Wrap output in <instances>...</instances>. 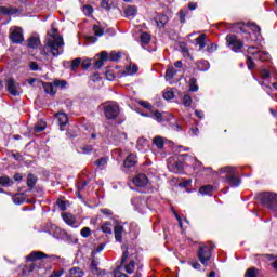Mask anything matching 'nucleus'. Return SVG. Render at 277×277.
Here are the masks:
<instances>
[{
	"mask_svg": "<svg viewBox=\"0 0 277 277\" xmlns=\"http://www.w3.org/2000/svg\"><path fill=\"white\" fill-rule=\"evenodd\" d=\"M48 36L44 47L40 48L41 62H49V55L60 57L64 53V37L57 32V29L53 28Z\"/></svg>",
	"mask_w": 277,
	"mask_h": 277,
	"instance_id": "obj_1",
	"label": "nucleus"
},
{
	"mask_svg": "<svg viewBox=\"0 0 277 277\" xmlns=\"http://www.w3.org/2000/svg\"><path fill=\"white\" fill-rule=\"evenodd\" d=\"M260 200L277 217V195L274 193H263L260 195Z\"/></svg>",
	"mask_w": 277,
	"mask_h": 277,
	"instance_id": "obj_2",
	"label": "nucleus"
},
{
	"mask_svg": "<svg viewBox=\"0 0 277 277\" xmlns=\"http://www.w3.org/2000/svg\"><path fill=\"white\" fill-rule=\"evenodd\" d=\"M221 172H225V181L230 185L232 187H239L241 180L237 177V169L233 167H225L221 170Z\"/></svg>",
	"mask_w": 277,
	"mask_h": 277,
	"instance_id": "obj_3",
	"label": "nucleus"
},
{
	"mask_svg": "<svg viewBox=\"0 0 277 277\" xmlns=\"http://www.w3.org/2000/svg\"><path fill=\"white\" fill-rule=\"evenodd\" d=\"M9 39L12 44H23L25 42V32L23 28L18 26H13L9 30Z\"/></svg>",
	"mask_w": 277,
	"mask_h": 277,
	"instance_id": "obj_4",
	"label": "nucleus"
},
{
	"mask_svg": "<svg viewBox=\"0 0 277 277\" xmlns=\"http://www.w3.org/2000/svg\"><path fill=\"white\" fill-rule=\"evenodd\" d=\"M104 116L107 120H116L120 116V106L117 103L110 102L104 105Z\"/></svg>",
	"mask_w": 277,
	"mask_h": 277,
	"instance_id": "obj_5",
	"label": "nucleus"
},
{
	"mask_svg": "<svg viewBox=\"0 0 277 277\" xmlns=\"http://www.w3.org/2000/svg\"><path fill=\"white\" fill-rule=\"evenodd\" d=\"M212 250H213V248L209 247V246L199 247L197 256L202 265H205V266L209 265V261H211V256L213 254Z\"/></svg>",
	"mask_w": 277,
	"mask_h": 277,
	"instance_id": "obj_6",
	"label": "nucleus"
},
{
	"mask_svg": "<svg viewBox=\"0 0 277 277\" xmlns=\"http://www.w3.org/2000/svg\"><path fill=\"white\" fill-rule=\"evenodd\" d=\"M129 261V263H127ZM124 263H127L124 265ZM121 265H124V271L127 274H133L135 272V260H133V254H129V250H126L121 256Z\"/></svg>",
	"mask_w": 277,
	"mask_h": 277,
	"instance_id": "obj_7",
	"label": "nucleus"
},
{
	"mask_svg": "<svg viewBox=\"0 0 277 277\" xmlns=\"http://www.w3.org/2000/svg\"><path fill=\"white\" fill-rule=\"evenodd\" d=\"M248 55H252L253 60H259L260 62H267L269 60V53L259 50V48L251 45L247 49Z\"/></svg>",
	"mask_w": 277,
	"mask_h": 277,
	"instance_id": "obj_8",
	"label": "nucleus"
},
{
	"mask_svg": "<svg viewBox=\"0 0 277 277\" xmlns=\"http://www.w3.org/2000/svg\"><path fill=\"white\" fill-rule=\"evenodd\" d=\"M227 47L232 49L235 53H239L241 49H243V42L237 39L235 35H227L226 36Z\"/></svg>",
	"mask_w": 277,
	"mask_h": 277,
	"instance_id": "obj_9",
	"label": "nucleus"
},
{
	"mask_svg": "<svg viewBox=\"0 0 277 277\" xmlns=\"http://www.w3.org/2000/svg\"><path fill=\"white\" fill-rule=\"evenodd\" d=\"M49 255L42 253L41 251H34L29 255L26 256V261H30V268L29 272H34L36 269V261H40L42 259H48Z\"/></svg>",
	"mask_w": 277,
	"mask_h": 277,
	"instance_id": "obj_10",
	"label": "nucleus"
},
{
	"mask_svg": "<svg viewBox=\"0 0 277 277\" xmlns=\"http://www.w3.org/2000/svg\"><path fill=\"white\" fill-rule=\"evenodd\" d=\"M49 234L54 237V239H66L68 237V233L66 230L57 227L56 225H51L49 229Z\"/></svg>",
	"mask_w": 277,
	"mask_h": 277,
	"instance_id": "obj_11",
	"label": "nucleus"
},
{
	"mask_svg": "<svg viewBox=\"0 0 277 277\" xmlns=\"http://www.w3.org/2000/svg\"><path fill=\"white\" fill-rule=\"evenodd\" d=\"M132 183L136 187H146V185H148V177L146 174L141 173L133 177Z\"/></svg>",
	"mask_w": 277,
	"mask_h": 277,
	"instance_id": "obj_12",
	"label": "nucleus"
},
{
	"mask_svg": "<svg viewBox=\"0 0 277 277\" xmlns=\"http://www.w3.org/2000/svg\"><path fill=\"white\" fill-rule=\"evenodd\" d=\"M63 220L65 223H67L68 226H71V228H79V224H77V219L71 213L63 214Z\"/></svg>",
	"mask_w": 277,
	"mask_h": 277,
	"instance_id": "obj_13",
	"label": "nucleus"
},
{
	"mask_svg": "<svg viewBox=\"0 0 277 277\" xmlns=\"http://www.w3.org/2000/svg\"><path fill=\"white\" fill-rule=\"evenodd\" d=\"M6 85L9 94H12V96H18V84H16L14 79H9Z\"/></svg>",
	"mask_w": 277,
	"mask_h": 277,
	"instance_id": "obj_14",
	"label": "nucleus"
},
{
	"mask_svg": "<svg viewBox=\"0 0 277 277\" xmlns=\"http://www.w3.org/2000/svg\"><path fill=\"white\" fill-rule=\"evenodd\" d=\"M126 18H135L137 16V6L135 5H128L124 11Z\"/></svg>",
	"mask_w": 277,
	"mask_h": 277,
	"instance_id": "obj_15",
	"label": "nucleus"
},
{
	"mask_svg": "<svg viewBox=\"0 0 277 277\" xmlns=\"http://www.w3.org/2000/svg\"><path fill=\"white\" fill-rule=\"evenodd\" d=\"M18 9L14 6H0V14H4L6 16H14L15 14H18Z\"/></svg>",
	"mask_w": 277,
	"mask_h": 277,
	"instance_id": "obj_16",
	"label": "nucleus"
},
{
	"mask_svg": "<svg viewBox=\"0 0 277 277\" xmlns=\"http://www.w3.org/2000/svg\"><path fill=\"white\" fill-rule=\"evenodd\" d=\"M168 15L159 14L155 17V23L159 29H163L166 27V24L168 23Z\"/></svg>",
	"mask_w": 277,
	"mask_h": 277,
	"instance_id": "obj_17",
	"label": "nucleus"
},
{
	"mask_svg": "<svg viewBox=\"0 0 277 277\" xmlns=\"http://www.w3.org/2000/svg\"><path fill=\"white\" fill-rule=\"evenodd\" d=\"M137 163V156L135 154H130L124 162L123 166L124 168H133V166H135Z\"/></svg>",
	"mask_w": 277,
	"mask_h": 277,
	"instance_id": "obj_18",
	"label": "nucleus"
},
{
	"mask_svg": "<svg viewBox=\"0 0 277 277\" xmlns=\"http://www.w3.org/2000/svg\"><path fill=\"white\" fill-rule=\"evenodd\" d=\"M27 42H28L27 47H29V49H38V47H40V44H41L40 37H38V36L29 37Z\"/></svg>",
	"mask_w": 277,
	"mask_h": 277,
	"instance_id": "obj_19",
	"label": "nucleus"
},
{
	"mask_svg": "<svg viewBox=\"0 0 277 277\" xmlns=\"http://www.w3.org/2000/svg\"><path fill=\"white\" fill-rule=\"evenodd\" d=\"M83 276H85V273L83 272V269H81L79 267H71L68 271L67 277H83Z\"/></svg>",
	"mask_w": 277,
	"mask_h": 277,
	"instance_id": "obj_20",
	"label": "nucleus"
},
{
	"mask_svg": "<svg viewBox=\"0 0 277 277\" xmlns=\"http://www.w3.org/2000/svg\"><path fill=\"white\" fill-rule=\"evenodd\" d=\"M55 118L57 119L60 127H66V124H68V115L65 113H57Z\"/></svg>",
	"mask_w": 277,
	"mask_h": 277,
	"instance_id": "obj_21",
	"label": "nucleus"
},
{
	"mask_svg": "<svg viewBox=\"0 0 277 277\" xmlns=\"http://www.w3.org/2000/svg\"><path fill=\"white\" fill-rule=\"evenodd\" d=\"M114 233H115L116 241L121 243L122 242V233H124V227L122 225H116Z\"/></svg>",
	"mask_w": 277,
	"mask_h": 277,
	"instance_id": "obj_22",
	"label": "nucleus"
},
{
	"mask_svg": "<svg viewBox=\"0 0 277 277\" xmlns=\"http://www.w3.org/2000/svg\"><path fill=\"white\" fill-rule=\"evenodd\" d=\"M43 90L45 92V94H51V96L55 95L57 93V91L55 90V85L50 82H43Z\"/></svg>",
	"mask_w": 277,
	"mask_h": 277,
	"instance_id": "obj_23",
	"label": "nucleus"
},
{
	"mask_svg": "<svg viewBox=\"0 0 277 277\" xmlns=\"http://www.w3.org/2000/svg\"><path fill=\"white\" fill-rule=\"evenodd\" d=\"M196 44L199 47V51H203L207 47V35L202 34L196 39Z\"/></svg>",
	"mask_w": 277,
	"mask_h": 277,
	"instance_id": "obj_24",
	"label": "nucleus"
},
{
	"mask_svg": "<svg viewBox=\"0 0 277 277\" xmlns=\"http://www.w3.org/2000/svg\"><path fill=\"white\" fill-rule=\"evenodd\" d=\"M0 185H2V187H12L14 185V181H12L8 175H2L0 176Z\"/></svg>",
	"mask_w": 277,
	"mask_h": 277,
	"instance_id": "obj_25",
	"label": "nucleus"
},
{
	"mask_svg": "<svg viewBox=\"0 0 277 277\" xmlns=\"http://www.w3.org/2000/svg\"><path fill=\"white\" fill-rule=\"evenodd\" d=\"M176 72H179V70H176L174 66L169 65L166 71V79H174Z\"/></svg>",
	"mask_w": 277,
	"mask_h": 277,
	"instance_id": "obj_26",
	"label": "nucleus"
},
{
	"mask_svg": "<svg viewBox=\"0 0 277 277\" xmlns=\"http://www.w3.org/2000/svg\"><path fill=\"white\" fill-rule=\"evenodd\" d=\"M199 193L202 194V196H211L213 194V186L212 185H206L199 188Z\"/></svg>",
	"mask_w": 277,
	"mask_h": 277,
	"instance_id": "obj_27",
	"label": "nucleus"
},
{
	"mask_svg": "<svg viewBox=\"0 0 277 277\" xmlns=\"http://www.w3.org/2000/svg\"><path fill=\"white\" fill-rule=\"evenodd\" d=\"M196 66H197L198 70H201L202 72L209 70V63H208V61H205V60L198 61L196 63Z\"/></svg>",
	"mask_w": 277,
	"mask_h": 277,
	"instance_id": "obj_28",
	"label": "nucleus"
},
{
	"mask_svg": "<svg viewBox=\"0 0 277 277\" xmlns=\"http://www.w3.org/2000/svg\"><path fill=\"white\" fill-rule=\"evenodd\" d=\"M109 159L107 157H102L95 161V166L100 168V170H105V167L107 166V162Z\"/></svg>",
	"mask_w": 277,
	"mask_h": 277,
	"instance_id": "obj_29",
	"label": "nucleus"
},
{
	"mask_svg": "<svg viewBox=\"0 0 277 277\" xmlns=\"http://www.w3.org/2000/svg\"><path fill=\"white\" fill-rule=\"evenodd\" d=\"M151 40V36L148 32H142L141 34V44L142 47H146Z\"/></svg>",
	"mask_w": 277,
	"mask_h": 277,
	"instance_id": "obj_30",
	"label": "nucleus"
},
{
	"mask_svg": "<svg viewBox=\"0 0 277 277\" xmlns=\"http://www.w3.org/2000/svg\"><path fill=\"white\" fill-rule=\"evenodd\" d=\"M245 277H259V268L250 267L246 271Z\"/></svg>",
	"mask_w": 277,
	"mask_h": 277,
	"instance_id": "obj_31",
	"label": "nucleus"
},
{
	"mask_svg": "<svg viewBox=\"0 0 277 277\" xmlns=\"http://www.w3.org/2000/svg\"><path fill=\"white\" fill-rule=\"evenodd\" d=\"M102 232L106 235H111L113 228H111V222H105L102 226Z\"/></svg>",
	"mask_w": 277,
	"mask_h": 277,
	"instance_id": "obj_32",
	"label": "nucleus"
},
{
	"mask_svg": "<svg viewBox=\"0 0 277 277\" xmlns=\"http://www.w3.org/2000/svg\"><path fill=\"white\" fill-rule=\"evenodd\" d=\"M38 181V179L36 177V175L34 174H28L27 176V185L30 187V188H34L35 185H36V182Z\"/></svg>",
	"mask_w": 277,
	"mask_h": 277,
	"instance_id": "obj_33",
	"label": "nucleus"
},
{
	"mask_svg": "<svg viewBox=\"0 0 277 277\" xmlns=\"http://www.w3.org/2000/svg\"><path fill=\"white\" fill-rule=\"evenodd\" d=\"M14 205H23L25 202V197L21 194H16L12 198Z\"/></svg>",
	"mask_w": 277,
	"mask_h": 277,
	"instance_id": "obj_34",
	"label": "nucleus"
},
{
	"mask_svg": "<svg viewBox=\"0 0 277 277\" xmlns=\"http://www.w3.org/2000/svg\"><path fill=\"white\" fill-rule=\"evenodd\" d=\"M162 96L163 98H166V101H172V98H174V91L171 89H167L164 90Z\"/></svg>",
	"mask_w": 277,
	"mask_h": 277,
	"instance_id": "obj_35",
	"label": "nucleus"
},
{
	"mask_svg": "<svg viewBox=\"0 0 277 277\" xmlns=\"http://www.w3.org/2000/svg\"><path fill=\"white\" fill-rule=\"evenodd\" d=\"M189 92H198V84L196 78L189 80Z\"/></svg>",
	"mask_w": 277,
	"mask_h": 277,
	"instance_id": "obj_36",
	"label": "nucleus"
},
{
	"mask_svg": "<svg viewBox=\"0 0 277 277\" xmlns=\"http://www.w3.org/2000/svg\"><path fill=\"white\" fill-rule=\"evenodd\" d=\"M154 144H155V146H157V148H159V149L163 148V146H164L163 138H162L161 136H156V137L154 138Z\"/></svg>",
	"mask_w": 277,
	"mask_h": 277,
	"instance_id": "obj_37",
	"label": "nucleus"
},
{
	"mask_svg": "<svg viewBox=\"0 0 277 277\" xmlns=\"http://www.w3.org/2000/svg\"><path fill=\"white\" fill-rule=\"evenodd\" d=\"M256 64H254V58L252 56H247V68L248 70H254Z\"/></svg>",
	"mask_w": 277,
	"mask_h": 277,
	"instance_id": "obj_38",
	"label": "nucleus"
},
{
	"mask_svg": "<svg viewBox=\"0 0 277 277\" xmlns=\"http://www.w3.org/2000/svg\"><path fill=\"white\" fill-rule=\"evenodd\" d=\"M260 77L262 79H269L272 77V72L269 71V69H266V68L261 69Z\"/></svg>",
	"mask_w": 277,
	"mask_h": 277,
	"instance_id": "obj_39",
	"label": "nucleus"
},
{
	"mask_svg": "<svg viewBox=\"0 0 277 277\" xmlns=\"http://www.w3.org/2000/svg\"><path fill=\"white\" fill-rule=\"evenodd\" d=\"M184 107H192V96L189 94H185L183 97Z\"/></svg>",
	"mask_w": 277,
	"mask_h": 277,
	"instance_id": "obj_40",
	"label": "nucleus"
},
{
	"mask_svg": "<svg viewBox=\"0 0 277 277\" xmlns=\"http://www.w3.org/2000/svg\"><path fill=\"white\" fill-rule=\"evenodd\" d=\"M249 27H250L251 31H253L255 34V36H261V27H259V25L249 24Z\"/></svg>",
	"mask_w": 277,
	"mask_h": 277,
	"instance_id": "obj_41",
	"label": "nucleus"
},
{
	"mask_svg": "<svg viewBox=\"0 0 277 277\" xmlns=\"http://www.w3.org/2000/svg\"><path fill=\"white\" fill-rule=\"evenodd\" d=\"M81 237L88 238L92 235V229L90 227H84L80 232Z\"/></svg>",
	"mask_w": 277,
	"mask_h": 277,
	"instance_id": "obj_42",
	"label": "nucleus"
},
{
	"mask_svg": "<svg viewBox=\"0 0 277 277\" xmlns=\"http://www.w3.org/2000/svg\"><path fill=\"white\" fill-rule=\"evenodd\" d=\"M53 85L54 88H66L67 82L66 80H54Z\"/></svg>",
	"mask_w": 277,
	"mask_h": 277,
	"instance_id": "obj_43",
	"label": "nucleus"
},
{
	"mask_svg": "<svg viewBox=\"0 0 277 277\" xmlns=\"http://www.w3.org/2000/svg\"><path fill=\"white\" fill-rule=\"evenodd\" d=\"M122 57V54L120 52H111L110 53V61L111 62H118Z\"/></svg>",
	"mask_w": 277,
	"mask_h": 277,
	"instance_id": "obj_44",
	"label": "nucleus"
},
{
	"mask_svg": "<svg viewBox=\"0 0 277 277\" xmlns=\"http://www.w3.org/2000/svg\"><path fill=\"white\" fill-rule=\"evenodd\" d=\"M79 66H81V58H75L71 62V70H77V68H79Z\"/></svg>",
	"mask_w": 277,
	"mask_h": 277,
	"instance_id": "obj_45",
	"label": "nucleus"
},
{
	"mask_svg": "<svg viewBox=\"0 0 277 277\" xmlns=\"http://www.w3.org/2000/svg\"><path fill=\"white\" fill-rule=\"evenodd\" d=\"M47 129V123H37V126L35 127V131L36 133H41V131H44Z\"/></svg>",
	"mask_w": 277,
	"mask_h": 277,
	"instance_id": "obj_46",
	"label": "nucleus"
},
{
	"mask_svg": "<svg viewBox=\"0 0 277 277\" xmlns=\"http://www.w3.org/2000/svg\"><path fill=\"white\" fill-rule=\"evenodd\" d=\"M80 64L84 70H88V68H90V66H92V61L90 58H87V60L82 61Z\"/></svg>",
	"mask_w": 277,
	"mask_h": 277,
	"instance_id": "obj_47",
	"label": "nucleus"
},
{
	"mask_svg": "<svg viewBox=\"0 0 277 277\" xmlns=\"http://www.w3.org/2000/svg\"><path fill=\"white\" fill-rule=\"evenodd\" d=\"M82 12L85 14V16H90V14L94 12V9H92L91 5H84L82 9Z\"/></svg>",
	"mask_w": 277,
	"mask_h": 277,
	"instance_id": "obj_48",
	"label": "nucleus"
},
{
	"mask_svg": "<svg viewBox=\"0 0 277 277\" xmlns=\"http://www.w3.org/2000/svg\"><path fill=\"white\" fill-rule=\"evenodd\" d=\"M93 31L95 34V36H103V34H105V31L103 30V28H101V26H93Z\"/></svg>",
	"mask_w": 277,
	"mask_h": 277,
	"instance_id": "obj_49",
	"label": "nucleus"
},
{
	"mask_svg": "<svg viewBox=\"0 0 277 277\" xmlns=\"http://www.w3.org/2000/svg\"><path fill=\"white\" fill-rule=\"evenodd\" d=\"M216 49H217V44L211 43L210 45L207 47L206 51L207 53H215Z\"/></svg>",
	"mask_w": 277,
	"mask_h": 277,
	"instance_id": "obj_50",
	"label": "nucleus"
},
{
	"mask_svg": "<svg viewBox=\"0 0 277 277\" xmlns=\"http://www.w3.org/2000/svg\"><path fill=\"white\" fill-rule=\"evenodd\" d=\"M103 215H106L107 217H110V215H114V212L110 209L104 208L100 210Z\"/></svg>",
	"mask_w": 277,
	"mask_h": 277,
	"instance_id": "obj_51",
	"label": "nucleus"
},
{
	"mask_svg": "<svg viewBox=\"0 0 277 277\" xmlns=\"http://www.w3.org/2000/svg\"><path fill=\"white\" fill-rule=\"evenodd\" d=\"M138 104L144 107L145 109H153V105H150V103L146 102V101H141L138 102Z\"/></svg>",
	"mask_w": 277,
	"mask_h": 277,
	"instance_id": "obj_52",
	"label": "nucleus"
},
{
	"mask_svg": "<svg viewBox=\"0 0 277 277\" xmlns=\"http://www.w3.org/2000/svg\"><path fill=\"white\" fill-rule=\"evenodd\" d=\"M179 16H180L181 23H185V16H187V11L181 10V11L179 12Z\"/></svg>",
	"mask_w": 277,
	"mask_h": 277,
	"instance_id": "obj_53",
	"label": "nucleus"
},
{
	"mask_svg": "<svg viewBox=\"0 0 277 277\" xmlns=\"http://www.w3.org/2000/svg\"><path fill=\"white\" fill-rule=\"evenodd\" d=\"M238 27L240 28V31H242V34H245L243 38L245 40H250V32L246 31V28H243L241 25H238Z\"/></svg>",
	"mask_w": 277,
	"mask_h": 277,
	"instance_id": "obj_54",
	"label": "nucleus"
},
{
	"mask_svg": "<svg viewBox=\"0 0 277 277\" xmlns=\"http://www.w3.org/2000/svg\"><path fill=\"white\" fill-rule=\"evenodd\" d=\"M104 65H105V61L101 58L94 62V68H103Z\"/></svg>",
	"mask_w": 277,
	"mask_h": 277,
	"instance_id": "obj_55",
	"label": "nucleus"
},
{
	"mask_svg": "<svg viewBox=\"0 0 277 277\" xmlns=\"http://www.w3.org/2000/svg\"><path fill=\"white\" fill-rule=\"evenodd\" d=\"M100 60H102V62H107V60H109V54L107 52L103 51L100 54Z\"/></svg>",
	"mask_w": 277,
	"mask_h": 277,
	"instance_id": "obj_56",
	"label": "nucleus"
},
{
	"mask_svg": "<svg viewBox=\"0 0 277 277\" xmlns=\"http://www.w3.org/2000/svg\"><path fill=\"white\" fill-rule=\"evenodd\" d=\"M64 274V269L53 271L50 277H61Z\"/></svg>",
	"mask_w": 277,
	"mask_h": 277,
	"instance_id": "obj_57",
	"label": "nucleus"
},
{
	"mask_svg": "<svg viewBox=\"0 0 277 277\" xmlns=\"http://www.w3.org/2000/svg\"><path fill=\"white\" fill-rule=\"evenodd\" d=\"M58 209H61V211H66V202L65 201H62V200H58L56 202Z\"/></svg>",
	"mask_w": 277,
	"mask_h": 277,
	"instance_id": "obj_58",
	"label": "nucleus"
},
{
	"mask_svg": "<svg viewBox=\"0 0 277 277\" xmlns=\"http://www.w3.org/2000/svg\"><path fill=\"white\" fill-rule=\"evenodd\" d=\"M155 116V120H158V122H161L163 120V117L161 116V113H159V110H156L154 113Z\"/></svg>",
	"mask_w": 277,
	"mask_h": 277,
	"instance_id": "obj_59",
	"label": "nucleus"
},
{
	"mask_svg": "<svg viewBox=\"0 0 277 277\" xmlns=\"http://www.w3.org/2000/svg\"><path fill=\"white\" fill-rule=\"evenodd\" d=\"M11 157H13V159H15V161H23V156L17 153V154H11Z\"/></svg>",
	"mask_w": 277,
	"mask_h": 277,
	"instance_id": "obj_60",
	"label": "nucleus"
},
{
	"mask_svg": "<svg viewBox=\"0 0 277 277\" xmlns=\"http://www.w3.org/2000/svg\"><path fill=\"white\" fill-rule=\"evenodd\" d=\"M91 151H92V146L82 147V154L83 155H90Z\"/></svg>",
	"mask_w": 277,
	"mask_h": 277,
	"instance_id": "obj_61",
	"label": "nucleus"
},
{
	"mask_svg": "<svg viewBox=\"0 0 277 277\" xmlns=\"http://www.w3.org/2000/svg\"><path fill=\"white\" fill-rule=\"evenodd\" d=\"M190 265L194 269H200L201 265L197 261H190Z\"/></svg>",
	"mask_w": 277,
	"mask_h": 277,
	"instance_id": "obj_62",
	"label": "nucleus"
},
{
	"mask_svg": "<svg viewBox=\"0 0 277 277\" xmlns=\"http://www.w3.org/2000/svg\"><path fill=\"white\" fill-rule=\"evenodd\" d=\"M91 269H98V260L91 261Z\"/></svg>",
	"mask_w": 277,
	"mask_h": 277,
	"instance_id": "obj_63",
	"label": "nucleus"
},
{
	"mask_svg": "<svg viewBox=\"0 0 277 277\" xmlns=\"http://www.w3.org/2000/svg\"><path fill=\"white\" fill-rule=\"evenodd\" d=\"M114 277H128V276H127V274H124V273H122L120 271H116Z\"/></svg>",
	"mask_w": 277,
	"mask_h": 277,
	"instance_id": "obj_64",
	"label": "nucleus"
}]
</instances>
